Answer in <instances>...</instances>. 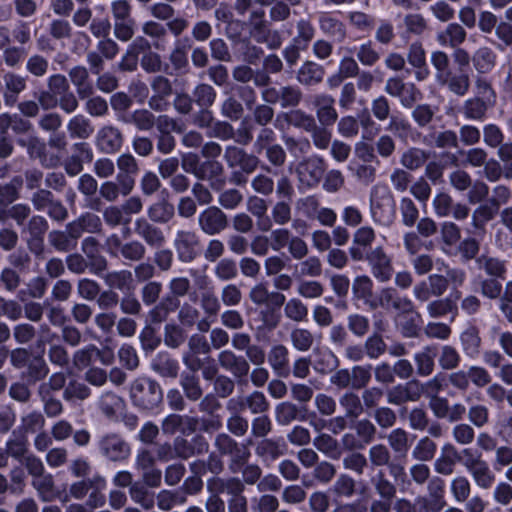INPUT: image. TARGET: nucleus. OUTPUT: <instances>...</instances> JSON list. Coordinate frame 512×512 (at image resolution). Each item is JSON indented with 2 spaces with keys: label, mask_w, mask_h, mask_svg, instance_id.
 <instances>
[{
  "label": "nucleus",
  "mask_w": 512,
  "mask_h": 512,
  "mask_svg": "<svg viewBox=\"0 0 512 512\" xmlns=\"http://www.w3.org/2000/svg\"><path fill=\"white\" fill-rule=\"evenodd\" d=\"M370 215L373 221L382 226H389L395 219V201L388 185L375 184L370 191Z\"/></svg>",
  "instance_id": "nucleus-1"
},
{
  "label": "nucleus",
  "mask_w": 512,
  "mask_h": 512,
  "mask_svg": "<svg viewBox=\"0 0 512 512\" xmlns=\"http://www.w3.org/2000/svg\"><path fill=\"white\" fill-rule=\"evenodd\" d=\"M160 386L150 378L138 377L130 387V398L135 406L144 410L155 408L162 400Z\"/></svg>",
  "instance_id": "nucleus-2"
},
{
  "label": "nucleus",
  "mask_w": 512,
  "mask_h": 512,
  "mask_svg": "<svg viewBox=\"0 0 512 512\" xmlns=\"http://www.w3.org/2000/svg\"><path fill=\"white\" fill-rule=\"evenodd\" d=\"M370 307L373 309L384 308L386 310H395L401 313H408L412 311L413 304L411 300L406 297H401L395 289L384 288L376 297L370 301Z\"/></svg>",
  "instance_id": "nucleus-3"
},
{
  "label": "nucleus",
  "mask_w": 512,
  "mask_h": 512,
  "mask_svg": "<svg viewBox=\"0 0 512 512\" xmlns=\"http://www.w3.org/2000/svg\"><path fill=\"white\" fill-rule=\"evenodd\" d=\"M366 260L370 266L372 275L380 282H387L393 275L391 258L384 252L383 248L378 246L372 249L367 255Z\"/></svg>",
  "instance_id": "nucleus-4"
},
{
  "label": "nucleus",
  "mask_w": 512,
  "mask_h": 512,
  "mask_svg": "<svg viewBox=\"0 0 512 512\" xmlns=\"http://www.w3.org/2000/svg\"><path fill=\"white\" fill-rule=\"evenodd\" d=\"M385 91L393 97H397L404 107H411L421 96L420 91L413 83H404L400 78H389L385 85Z\"/></svg>",
  "instance_id": "nucleus-5"
},
{
  "label": "nucleus",
  "mask_w": 512,
  "mask_h": 512,
  "mask_svg": "<svg viewBox=\"0 0 512 512\" xmlns=\"http://www.w3.org/2000/svg\"><path fill=\"white\" fill-rule=\"evenodd\" d=\"M182 168L199 179H206L217 175L222 170L221 165L215 161L208 160L200 164L198 155L194 153H187L183 155Z\"/></svg>",
  "instance_id": "nucleus-6"
},
{
  "label": "nucleus",
  "mask_w": 512,
  "mask_h": 512,
  "mask_svg": "<svg viewBox=\"0 0 512 512\" xmlns=\"http://www.w3.org/2000/svg\"><path fill=\"white\" fill-rule=\"evenodd\" d=\"M334 98L328 94H316L309 99L310 105L315 109L320 124L324 127L333 125L338 117L334 108Z\"/></svg>",
  "instance_id": "nucleus-7"
},
{
  "label": "nucleus",
  "mask_w": 512,
  "mask_h": 512,
  "mask_svg": "<svg viewBox=\"0 0 512 512\" xmlns=\"http://www.w3.org/2000/svg\"><path fill=\"white\" fill-rule=\"evenodd\" d=\"M99 447L101 453L112 461H121L129 457L131 450L126 441L117 434L104 436Z\"/></svg>",
  "instance_id": "nucleus-8"
},
{
  "label": "nucleus",
  "mask_w": 512,
  "mask_h": 512,
  "mask_svg": "<svg viewBox=\"0 0 512 512\" xmlns=\"http://www.w3.org/2000/svg\"><path fill=\"white\" fill-rule=\"evenodd\" d=\"M199 225L208 235L221 232L227 225L225 214L217 207H209L199 214Z\"/></svg>",
  "instance_id": "nucleus-9"
},
{
  "label": "nucleus",
  "mask_w": 512,
  "mask_h": 512,
  "mask_svg": "<svg viewBox=\"0 0 512 512\" xmlns=\"http://www.w3.org/2000/svg\"><path fill=\"white\" fill-rule=\"evenodd\" d=\"M179 258L183 262L192 261L197 254L198 240L193 232L178 231L174 240Z\"/></svg>",
  "instance_id": "nucleus-10"
},
{
  "label": "nucleus",
  "mask_w": 512,
  "mask_h": 512,
  "mask_svg": "<svg viewBox=\"0 0 512 512\" xmlns=\"http://www.w3.org/2000/svg\"><path fill=\"white\" fill-rule=\"evenodd\" d=\"M421 395V388L416 382L397 385L387 392V401L390 404L400 405L407 401H416Z\"/></svg>",
  "instance_id": "nucleus-11"
},
{
  "label": "nucleus",
  "mask_w": 512,
  "mask_h": 512,
  "mask_svg": "<svg viewBox=\"0 0 512 512\" xmlns=\"http://www.w3.org/2000/svg\"><path fill=\"white\" fill-rule=\"evenodd\" d=\"M99 216L86 213L67 225L68 232L74 238H79L83 233H96L101 229Z\"/></svg>",
  "instance_id": "nucleus-12"
},
{
  "label": "nucleus",
  "mask_w": 512,
  "mask_h": 512,
  "mask_svg": "<svg viewBox=\"0 0 512 512\" xmlns=\"http://www.w3.org/2000/svg\"><path fill=\"white\" fill-rule=\"evenodd\" d=\"M407 59L409 64L415 68L416 80H426L430 74V71L426 63L425 51L420 43L411 44L409 47Z\"/></svg>",
  "instance_id": "nucleus-13"
},
{
  "label": "nucleus",
  "mask_w": 512,
  "mask_h": 512,
  "mask_svg": "<svg viewBox=\"0 0 512 512\" xmlns=\"http://www.w3.org/2000/svg\"><path fill=\"white\" fill-rule=\"evenodd\" d=\"M97 146L104 153H114L122 146V136L112 126L103 127L97 134Z\"/></svg>",
  "instance_id": "nucleus-14"
},
{
  "label": "nucleus",
  "mask_w": 512,
  "mask_h": 512,
  "mask_svg": "<svg viewBox=\"0 0 512 512\" xmlns=\"http://www.w3.org/2000/svg\"><path fill=\"white\" fill-rule=\"evenodd\" d=\"M459 459L460 455L457 449L451 443H446L441 448L440 456L434 463L435 471L443 475H450Z\"/></svg>",
  "instance_id": "nucleus-15"
},
{
  "label": "nucleus",
  "mask_w": 512,
  "mask_h": 512,
  "mask_svg": "<svg viewBox=\"0 0 512 512\" xmlns=\"http://www.w3.org/2000/svg\"><path fill=\"white\" fill-rule=\"evenodd\" d=\"M324 168L321 160H307L298 168L299 179L307 186L316 185L322 178Z\"/></svg>",
  "instance_id": "nucleus-16"
},
{
  "label": "nucleus",
  "mask_w": 512,
  "mask_h": 512,
  "mask_svg": "<svg viewBox=\"0 0 512 512\" xmlns=\"http://www.w3.org/2000/svg\"><path fill=\"white\" fill-rule=\"evenodd\" d=\"M466 31L457 23L449 24L446 29L437 35V40L441 46L457 47L464 42Z\"/></svg>",
  "instance_id": "nucleus-17"
},
{
  "label": "nucleus",
  "mask_w": 512,
  "mask_h": 512,
  "mask_svg": "<svg viewBox=\"0 0 512 512\" xmlns=\"http://www.w3.org/2000/svg\"><path fill=\"white\" fill-rule=\"evenodd\" d=\"M468 472L472 476L475 484L480 488L488 489L494 483L495 476L488 463L484 460L478 462V464L470 465Z\"/></svg>",
  "instance_id": "nucleus-18"
},
{
  "label": "nucleus",
  "mask_w": 512,
  "mask_h": 512,
  "mask_svg": "<svg viewBox=\"0 0 512 512\" xmlns=\"http://www.w3.org/2000/svg\"><path fill=\"white\" fill-rule=\"evenodd\" d=\"M436 355V348L429 346L415 354L414 360L418 374L421 376H428L432 373Z\"/></svg>",
  "instance_id": "nucleus-19"
},
{
  "label": "nucleus",
  "mask_w": 512,
  "mask_h": 512,
  "mask_svg": "<svg viewBox=\"0 0 512 512\" xmlns=\"http://www.w3.org/2000/svg\"><path fill=\"white\" fill-rule=\"evenodd\" d=\"M135 230L149 245L160 246L164 241L161 231L150 225L146 220H137Z\"/></svg>",
  "instance_id": "nucleus-20"
},
{
  "label": "nucleus",
  "mask_w": 512,
  "mask_h": 512,
  "mask_svg": "<svg viewBox=\"0 0 512 512\" xmlns=\"http://www.w3.org/2000/svg\"><path fill=\"white\" fill-rule=\"evenodd\" d=\"M496 55L488 47H480L472 57L475 69L480 73H487L495 66Z\"/></svg>",
  "instance_id": "nucleus-21"
},
{
  "label": "nucleus",
  "mask_w": 512,
  "mask_h": 512,
  "mask_svg": "<svg viewBox=\"0 0 512 512\" xmlns=\"http://www.w3.org/2000/svg\"><path fill=\"white\" fill-rule=\"evenodd\" d=\"M4 81L6 86L5 102L7 105H13L17 100V95L26 87L25 79L15 74H7Z\"/></svg>",
  "instance_id": "nucleus-22"
},
{
  "label": "nucleus",
  "mask_w": 512,
  "mask_h": 512,
  "mask_svg": "<svg viewBox=\"0 0 512 512\" xmlns=\"http://www.w3.org/2000/svg\"><path fill=\"white\" fill-rule=\"evenodd\" d=\"M322 68L313 62H307L301 66L298 71L297 79L305 85H314L319 83L323 78Z\"/></svg>",
  "instance_id": "nucleus-23"
},
{
  "label": "nucleus",
  "mask_w": 512,
  "mask_h": 512,
  "mask_svg": "<svg viewBox=\"0 0 512 512\" xmlns=\"http://www.w3.org/2000/svg\"><path fill=\"white\" fill-rule=\"evenodd\" d=\"M33 487L43 501H52L56 497L54 482L51 474L45 473L33 479Z\"/></svg>",
  "instance_id": "nucleus-24"
},
{
  "label": "nucleus",
  "mask_w": 512,
  "mask_h": 512,
  "mask_svg": "<svg viewBox=\"0 0 512 512\" xmlns=\"http://www.w3.org/2000/svg\"><path fill=\"white\" fill-rule=\"evenodd\" d=\"M152 89L156 96L150 98L149 105L153 109L161 110L163 106L162 98L171 94V85L168 79L159 76L153 80Z\"/></svg>",
  "instance_id": "nucleus-25"
},
{
  "label": "nucleus",
  "mask_w": 512,
  "mask_h": 512,
  "mask_svg": "<svg viewBox=\"0 0 512 512\" xmlns=\"http://www.w3.org/2000/svg\"><path fill=\"white\" fill-rule=\"evenodd\" d=\"M67 129L72 138L86 139L93 133V127L89 120L82 115H76L70 119Z\"/></svg>",
  "instance_id": "nucleus-26"
},
{
  "label": "nucleus",
  "mask_w": 512,
  "mask_h": 512,
  "mask_svg": "<svg viewBox=\"0 0 512 512\" xmlns=\"http://www.w3.org/2000/svg\"><path fill=\"white\" fill-rule=\"evenodd\" d=\"M123 400L113 392H104L99 398V408L108 417L114 416L123 408Z\"/></svg>",
  "instance_id": "nucleus-27"
},
{
  "label": "nucleus",
  "mask_w": 512,
  "mask_h": 512,
  "mask_svg": "<svg viewBox=\"0 0 512 512\" xmlns=\"http://www.w3.org/2000/svg\"><path fill=\"white\" fill-rule=\"evenodd\" d=\"M461 342L463 350L468 356L475 357L478 355L481 339L475 327H469L461 334Z\"/></svg>",
  "instance_id": "nucleus-28"
},
{
  "label": "nucleus",
  "mask_w": 512,
  "mask_h": 512,
  "mask_svg": "<svg viewBox=\"0 0 512 512\" xmlns=\"http://www.w3.org/2000/svg\"><path fill=\"white\" fill-rule=\"evenodd\" d=\"M284 314L290 320L303 322L307 320L308 308L300 299L291 298L284 306Z\"/></svg>",
  "instance_id": "nucleus-29"
},
{
  "label": "nucleus",
  "mask_w": 512,
  "mask_h": 512,
  "mask_svg": "<svg viewBox=\"0 0 512 512\" xmlns=\"http://www.w3.org/2000/svg\"><path fill=\"white\" fill-rule=\"evenodd\" d=\"M268 361L274 371L283 374L287 370L288 350L283 345L274 346L268 356Z\"/></svg>",
  "instance_id": "nucleus-30"
},
{
  "label": "nucleus",
  "mask_w": 512,
  "mask_h": 512,
  "mask_svg": "<svg viewBox=\"0 0 512 512\" xmlns=\"http://www.w3.org/2000/svg\"><path fill=\"white\" fill-rule=\"evenodd\" d=\"M319 25L320 29L325 34L333 36L337 39H343L346 35V31L342 22L328 14H324L320 17Z\"/></svg>",
  "instance_id": "nucleus-31"
},
{
  "label": "nucleus",
  "mask_w": 512,
  "mask_h": 512,
  "mask_svg": "<svg viewBox=\"0 0 512 512\" xmlns=\"http://www.w3.org/2000/svg\"><path fill=\"white\" fill-rule=\"evenodd\" d=\"M314 354L317 357L314 362V368L317 371L327 373L337 367L338 359L331 350L321 349L315 351Z\"/></svg>",
  "instance_id": "nucleus-32"
},
{
  "label": "nucleus",
  "mask_w": 512,
  "mask_h": 512,
  "mask_svg": "<svg viewBox=\"0 0 512 512\" xmlns=\"http://www.w3.org/2000/svg\"><path fill=\"white\" fill-rule=\"evenodd\" d=\"M480 269H483L488 275L494 277H504L506 272L505 262L492 257H480L477 259Z\"/></svg>",
  "instance_id": "nucleus-33"
},
{
  "label": "nucleus",
  "mask_w": 512,
  "mask_h": 512,
  "mask_svg": "<svg viewBox=\"0 0 512 512\" xmlns=\"http://www.w3.org/2000/svg\"><path fill=\"white\" fill-rule=\"evenodd\" d=\"M372 288L373 282L366 275L357 276L352 284V291L354 295L359 299L365 300V302L369 304L372 300L370 299L372 296Z\"/></svg>",
  "instance_id": "nucleus-34"
},
{
  "label": "nucleus",
  "mask_w": 512,
  "mask_h": 512,
  "mask_svg": "<svg viewBox=\"0 0 512 512\" xmlns=\"http://www.w3.org/2000/svg\"><path fill=\"white\" fill-rule=\"evenodd\" d=\"M314 28L307 20L301 19L297 23V35L293 38V43L298 48L306 49L309 42L314 37Z\"/></svg>",
  "instance_id": "nucleus-35"
},
{
  "label": "nucleus",
  "mask_w": 512,
  "mask_h": 512,
  "mask_svg": "<svg viewBox=\"0 0 512 512\" xmlns=\"http://www.w3.org/2000/svg\"><path fill=\"white\" fill-rule=\"evenodd\" d=\"M290 338L293 347L298 351H308L314 342L311 332L304 328L293 329Z\"/></svg>",
  "instance_id": "nucleus-36"
},
{
  "label": "nucleus",
  "mask_w": 512,
  "mask_h": 512,
  "mask_svg": "<svg viewBox=\"0 0 512 512\" xmlns=\"http://www.w3.org/2000/svg\"><path fill=\"white\" fill-rule=\"evenodd\" d=\"M437 446L434 441L428 437L422 438L412 451V456L416 460H431L436 452Z\"/></svg>",
  "instance_id": "nucleus-37"
},
{
  "label": "nucleus",
  "mask_w": 512,
  "mask_h": 512,
  "mask_svg": "<svg viewBox=\"0 0 512 512\" xmlns=\"http://www.w3.org/2000/svg\"><path fill=\"white\" fill-rule=\"evenodd\" d=\"M426 153L419 148H411L403 153L401 164L410 170L420 168L426 161Z\"/></svg>",
  "instance_id": "nucleus-38"
},
{
  "label": "nucleus",
  "mask_w": 512,
  "mask_h": 512,
  "mask_svg": "<svg viewBox=\"0 0 512 512\" xmlns=\"http://www.w3.org/2000/svg\"><path fill=\"white\" fill-rule=\"evenodd\" d=\"M450 490L455 501L462 503L469 497L471 485L466 477L457 476L451 481Z\"/></svg>",
  "instance_id": "nucleus-39"
},
{
  "label": "nucleus",
  "mask_w": 512,
  "mask_h": 512,
  "mask_svg": "<svg viewBox=\"0 0 512 512\" xmlns=\"http://www.w3.org/2000/svg\"><path fill=\"white\" fill-rule=\"evenodd\" d=\"M287 122L293 126L303 128L306 131H311L315 128V120L311 115L306 114L301 110H293L286 114Z\"/></svg>",
  "instance_id": "nucleus-40"
},
{
  "label": "nucleus",
  "mask_w": 512,
  "mask_h": 512,
  "mask_svg": "<svg viewBox=\"0 0 512 512\" xmlns=\"http://www.w3.org/2000/svg\"><path fill=\"white\" fill-rule=\"evenodd\" d=\"M106 282L113 288L129 290L132 283V274L127 270L111 272L107 274Z\"/></svg>",
  "instance_id": "nucleus-41"
},
{
  "label": "nucleus",
  "mask_w": 512,
  "mask_h": 512,
  "mask_svg": "<svg viewBox=\"0 0 512 512\" xmlns=\"http://www.w3.org/2000/svg\"><path fill=\"white\" fill-rule=\"evenodd\" d=\"M51 244L60 251H67L76 246L77 238H74L67 231H55L50 233Z\"/></svg>",
  "instance_id": "nucleus-42"
},
{
  "label": "nucleus",
  "mask_w": 512,
  "mask_h": 512,
  "mask_svg": "<svg viewBox=\"0 0 512 512\" xmlns=\"http://www.w3.org/2000/svg\"><path fill=\"white\" fill-rule=\"evenodd\" d=\"M400 210L403 224L407 227H412L418 219L419 215L418 209L414 202L408 197L402 198L400 203Z\"/></svg>",
  "instance_id": "nucleus-43"
},
{
  "label": "nucleus",
  "mask_w": 512,
  "mask_h": 512,
  "mask_svg": "<svg viewBox=\"0 0 512 512\" xmlns=\"http://www.w3.org/2000/svg\"><path fill=\"white\" fill-rule=\"evenodd\" d=\"M243 405L246 406L253 414L263 413L269 407L265 395L258 391L247 396L244 399Z\"/></svg>",
  "instance_id": "nucleus-44"
},
{
  "label": "nucleus",
  "mask_w": 512,
  "mask_h": 512,
  "mask_svg": "<svg viewBox=\"0 0 512 512\" xmlns=\"http://www.w3.org/2000/svg\"><path fill=\"white\" fill-rule=\"evenodd\" d=\"M297 415V408L294 404L289 402H282L275 408L276 421L280 425H288Z\"/></svg>",
  "instance_id": "nucleus-45"
},
{
  "label": "nucleus",
  "mask_w": 512,
  "mask_h": 512,
  "mask_svg": "<svg viewBox=\"0 0 512 512\" xmlns=\"http://www.w3.org/2000/svg\"><path fill=\"white\" fill-rule=\"evenodd\" d=\"M348 169L365 184L371 183L375 179L376 170L373 166L367 164H358L351 161Z\"/></svg>",
  "instance_id": "nucleus-46"
},
{
  "label": "nucleus",
  "mask_w": 512,
  "mask_h": 512,
  "mask_svg": "<svg viewBox=\"0 0 512 512\" xmlns=\"http://www.w3.org/2000/svg\"><path fill=\"white\" fill-rule=\"evenodd\" d=\"M148 214L155 222H166L173 215V206L166 202H158L149 208Z\"/></svg>",
  "instance_id": "nucleus-47"
},
{
  "label": "nucleus",
  "mask_w": 512,
  "mask_h": 512,
  "mask_svg": "<svg viewBox=\"0 0 512 512\" xmlns=\"http://www.w3.org/2000/svg\"><path fill=\"white\" fill-rule=\"evenodd\" d=\"M194 98L199 106L208 107L215 101L216 93L210 85L200 84L194 90Z\"/></svg>",
  "instance_id": "nucleus-48"
},
{
  "label": "nucleus",
  "mask_w": 512,
  "mask_h": 512,
  "mask_svg": "<svg viewBox=\"0 0 512 512\" xmlns=\"http://www.w3.org/2000/svg\"><path fill=\"white\" fill-rule=\"evenodd\" d=\"M85 354H89L90 357H94V363L98 361L104 365L112 364L114 359L113 351L108 348L100 350L95 346H88L82 349L79 357H82Z\"/></svg>",
  "instance_id": "nucleus-49"
},
{
  "label": "nucleus",
  "mask_w": 512,
  "mask_h": 512,
  "mask_svg": "<svg viewBox=\"0 0 512 512\" xmlns=\"http://www.w3.org/2000/svg\"><path fill=\"white\" fill-rule=\"evenodd\" d=\"M388 130L401 139H407L412 132V128L408 120L399 116L391 117Z\"/></svg>",
  "instance_id": "nucleus-50"
},
{
  "label": "nucleus",
  "mask_w": 512,
  "mask_h": 512,
  "mask_svg": "<svg viewBox=\"0 0 512 512\" xmlns=\"http://www.w3.org/2000/svg\"><path fill=\"white\" fill-rule=\"evenodd\" d=\"M341 406L345 409L346 415L351 417H358L362 413V405L357 395L353 393H346L340 399Z\"/></svg>",
  "instance_id": "nucleus-51"
},
{
  "label": "nucleus",
  "mask_w": 512,
  "mask_h": 512,
  "mask_svg": "<svg viewBox=\"0 0 512 512\" xmlns=\"http://www.w3.org/2000/svg\"><path fill=\"white\" fill-rule=\"evenodd\" d=\"M414 512H440L445 506L441 504L440 499L419 496L414 500Z\"/></svg>",
  "instance_id": "nucleus-52"
},
{
  "label": "nucleus",
  "mask_w": 512,
  "mask_h": 512,
  "mask_svg": "<svg viewBox=\"0 0 512 512\" xmlns=\"http://www.w3.org/2000/svg\"><path fill=\"white\" fill-rule=\"evenodd\" d=\"M297 292L304 298L314 299L323 294L324 288L322 284L317 281H301L298 285Z\"/></svg>",
  "instance_id": "nucleus-53"
},
{
  "label": "nucleus",
  "mask_w": 512,
  "mask_h": 512,
  "mask_svg": "<svg viewBox=\"0 0 512 512\" xmlns=\"http://www.w3.org/2000/svg\"><path fill=\"white\" fill-rule=\"evenodd\" d=\"M337 130L341 136L345 138H353L358 134V120L353 116H344L339 120Z\"/></svg>",
  "instance_id": "nucleus-54"
},
{
  "label": "nucleus",
  "mask_w": 512,
  "mask_h": 512,
  "mask_svg": "<svg viewBox=\"0 0 512 512\" xmlns=\"http://www.w3.org/2000/svg\"><path fill=\"white\" fill-rule=\"evenodd\" d=\"M120 362L129 370H134L139 365V358L135 348L123 345L118 352Z\"/></svg>",
  "instance_id": "nucleus-55"
},
{
  "label": "nucleus",
  "mask_w": 512,
  "mask_h": 512,
  "mask_svg": "<svg viewBox=\"0 0 512 512\" xmlns=\"http://www.w3.org/2000/svg\"><path fill=\"white\" fill-rule=\"evenodd\" d=\"M388 442L395 452L405 453L408 450L407 433L402 429H394L388 436Z\"/></svg>",
  "instance_id": "nucleus-56"
},
{
  "label": "nucleus",
  "mask_w": 512,
  "mask_h": 512,
  "mask_svg": "<svg viewBox=\"0 0 512 512\" xmlns=\"http://www.w3.org/2000/svg\"><path fill=\"white\" fill-rule=\"evenodd\" d=\"M485 111L486 105L484 101L479 98L469 99L465 102L464 114L469 119H481Z\"/></svg>",
  "instance_id": "nucleus-57"
},
{
  "label": "nucleus",
  "mask_w": 512,
  "mask_h": 512,
  "mask_svg": "<svg viewBox=\"0 0 512 512\" xmlns=\"http://www.w3.org/2000/svg\"><path fill=\"white\" fill-rule=\"evenodd\" d=\"M6 449L10 456L20 458L27 450V439L23 435H14L12 439L7 441Z\"/></svg>",
  "instance_id": "nucleus-58"
},
{
  "label": "nucleus",
  "mask_w": 512,
  "mask_h": 512,
  "mask_svg": "<svg viewBox=\"0 0 512 512\" xmlns=\"http://www.w3.org/2000/svg\"><path fill=\"white\" fill-rule=\"evenodd\" d=\"M216 276L225 281L236 277L237 267L233 260L222 259L215 267Z\"/></svg>",
  "instance_id": "nucleus-59"
},
{
  "label": "nucleus",
  "mask_w": 512,
  "mask_h": 512,
  "mask_svg": "<svg viewBox=\"0 0 512 512\" xmlns=\"http://www.w3.org/2000/svg\"><path fill=\"white\" fill-rule=\"evenodd\" d=\"M460 360V356L456 349L451 346H443L442 352L439 358V363L443 369L455 368Z\"/></svg>",
  "instance_id": "nucleus-60"
},
{
  "label": "nucleus",
  "mask_w": 512,
  "mask_h": 512,
  "mask_svg": "<svg viewBox=\"0 0 512 512\" xmlns=\"http://www.w3.org/2000/svg\"><path fill=\"white\" fill-rule=\"evenodd\" d=\"M431 63L433 67L437 70L436 77L441 82H446L444 78V73L448 68V56L446 53L442 51H435L431 54Z\"/></svg>",
  "instance_id": "nucleus-61"
},
{
  "label": "nucleus",
  "mask_w": 512,
  "mask_h": 512,
  "mask_svg": "<svg viewBox=\"0 0 512 512\" xmlns=\"http://www.w3.org/2000/svg\"><path fill=\"white\" fill-rule=\"evenodd\" d=\"M455 441L462 445L470 444L474 439V430L467 424H458L452 431Z\"/></svg>",
  "instance_id": "nucleus-62"
},
{
  "label": "nucleus",
  "mask_w": 512,
  "mask_h": 512,
  "mask_svg": "<svg viewBox=\"0 0 512 512\" xmlns=\"http://www.w3.org/2000/svg\"><path fill=\"white\" fill-rule=\"evenodd\" d=\"M369 458L372 464L376 466H383L388 464L390 460V453L384 445L378 444L370 448Z\"/></svg>",
  "instance_id": "nucleus-63"
},
{
  "label": "nucleus",
  "mask_w": 512,
  "mask_h": 512,
  "mask_svg": "<svg viewBox=\"0 0 512 512\" xmlns=\"http://www.w3.org/2000/svg\"><path fill=\"white\" fill-rule=\"evenodd\" d=\"M448 87L456 95L463 96L469 88V76L464 73L452 76L448 81Z\"/></svg>",
  "instance_id": "nucleus-64"
}]
</instances>
